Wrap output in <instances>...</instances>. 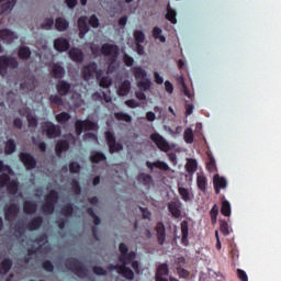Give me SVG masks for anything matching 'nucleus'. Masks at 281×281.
Instances as JSON below:
<instances>
[{
	"label": "nucleus",
	"mask_w": 281,
	"mask_h": 281,
	"mask_svg": "<svg viewBox=\"0 0 281 281\" xmlns=\"http://www.w3.org/2000/svg\"><path fill=\"white\" fill-rule=\"evenodd\" d=\"M65 267L68 269V271L75 273L77 278H87V276H89V270H87V267H85V265H82L78 258H67L65 261Z\"/></svg>",
	"instance_id": "1"
},
{
	"label": "nucleus",
	"mask_w": 281,
	"mask_h": 281,
	"mask_svg": "<svg viewBox=\"0 0 281 281\" xmlns=\"http://www.w3.org/2000/svg\"><path fill=\"white\" fill-rule=\"evenodd\" d=\"M19 60L15 57L2 55L0 56V76H8V69H18Z\"/></svg>",
	"instance_id": "2"
},
{
	"label": "nucleus",
	"mask_w": 281,
	"mask_h": 281,
	"mask_svg": "<svg viewBox=\"0 0 281 281\" xmlns=\"http://www.w3.org/2000/svg\"><path fill=\"white\" fill-rule=\"evenodd\" d=\"M81 74L83 80H93V78L100 80V77L102 76V70L98 69V64L95 61H91L90 64L83 66Z\"/></svg>",
	"instance_id": "3"
},
{
	"label": "nucleus",
	"mask_w": 281,
	"mask_h": 281,
	"mask_svg": "<svg viewBox=\"0 0 281 281\" xmlns=\"http://www.w3.org/2000/svg\"><path fill=\"white\" fill-rule=\"evenodd\" d=\"M105 139L108 142L110 154L120 153V150H124V145L122 143H117L115 139V134L113 132H105Z\"/></svg>",
	"instance_id": "4"
},
{
	"label": "nucleus",
	"mask_w": 281,
	"mask_h": 281,
	"mask_svg": "<svg viewBox=\"0 0 281 281\" xmlns=\"http://www.w3.org/2000/svg\"><path fill=\"white\" fill-rule=\"evenodd\" d=\"M42 127L48 139H56V137H60L63 133V131H60V126L55 125L52 122H45Z\"/></svg>",
	"instance_id": "5"
},
{
	"label": "nucleus",
	"mask_w": 281,
	"mask_h": 281,
	"mask_svg": "<svg viewBox=\"0 0 281 281\" xmlns=\"http://www.w3.org/2000/svg\"><path fill=\"white\" fill-rule=\"evenodd\" d=\"M75 131H76V135L78 136L82 135V131H95V123H93L89 119L85 121L77 120L75 122Z\"/></svg>",
	"instance_id": "6"
},
{
	"label": "nucleus",
	"mask_w": 281,
	"mask_h": 281,
	"mask_svg": "<svg viewBox=\"0 0 281 281\" xmlns=\"http://www.w3.org/2000/svg\"><path fill=\"white\" fill-rule=\"evenodd\" d=\"M119 251L121 254L119 257L120 262H131L137 258V254L135 251L132 250L128 252V246H126L124 243L119 245Z\"/></svg>",
	"instance_id": "7"
},
{
	"label": "nucleus",
	"mask_w": 281,
	"mask_h": 281,
	"mask_svg": "<svg viewBox=\"0 0 281 281\" xmlns=\"http://www.w3.org/2000/svg\"><path fill=\"white\" fill-rule=\"evenodd\" d=\"M150 139L151 142H154V144H156L157 148H159V150H161L162 153L170 151V144L159 133L150 134Z\"/></svg>",
	"instance_id": "8"
},
{
	"label": "nucleus",
	"mask_w": 281,
	"mask_h": 281,
	"mask_svg": "<svg viewBox=\"0 0 281 281\" xmlns=\"http://www.w3.org/2000/svg\"><path fill=\"white\" fill-rule=\"evenodd\" d=\"M20 207L19 204H9L4 207V220L8 223H14L19 218Z\"/></svg>",
	"instance_id": "9"
},
{
	"label": "nucleus",
	"mask_w": 281,
	"mask_h": 281,
	"mask_svg": "<svg viewBox=\"0 0 281 281\" xmlns=\"http://www.w3.org/2000/svg\"><path fill=\"white\" fill-rule=\"evenodd\" d=\"M19 157H20V161L23 164L26 170H34V168H36V164H37L36 158H34L32 154L26 151H21Z\"/></svg>",
	"instance_id": "10"
},
{
	"label": "nucleus",
	"mask_w": 281,
	"mask_h": 281,
	"mask_svg": "<svg viewBox=\"0 0 281 281\" xmlns=\"http://www.w3.org/2000/svg\"><path fill=\"white\" fill-rule=\"evenodd\" d=\"M166 276H170V268L168 267V263H160L157 267L155 280L168 281V278H166Z\"/></svg>",
	"instance_id": "11"
},
{
	"label": "nucleus",
	"mask_w": 281,
	"mask_h": 281,
	"mask_svg": "<svg viewBox=\"0 0 281 281\" xmlns=\"http://www.w3.org/2000/svg\"><path fill=\"white\" fill-rule=\"evenodd\" d=\"M101 54L103 56H111L115 59L117 58V54H120V50L117 48V45L105 43L101 46Z\"/></svg>",
	"instance_id": "12"
},
{
	"label": "nucleus",
	"mask_w": 281,
	"mask_h": 281,
	"mask_svg": "<svg viewBox=\"0 0 281 281\" xmlns=\"http://www.w3.org/2000/svg\"><path fill=\"white\" fill-rule=\"evenodd\" d=\"M213 186H214L215 194H221V190H225V188H227V179L216 173L213 177Z\"/></svg>",
	"instance_id": "13"
},
{
	"label": "nucleus",
	"mask_w": 281,
	"mask_h": 281,
	"mask_svg": "<svg viewBox=\"0 0 281 281\" xmlns=\"http://www.w3.org/2000/svg\"><path fill=\"white\" fill-rule=\"evenodd\" d=\"M122 265L120 267L119 273L123 276L126 280H135V272L131 268H128V265H131V261H121Z\"/></svg>",
	"instance_id": "14"
},
{
	"label": "nucleus",
	"mask_w": 281,
	"mask_h": 281,
	"mask_svg": "<svg viewBox=\"0 0 281 281\" xmlns=\"http://www.w3.org/2000/svg\"><path fill=\"white\" fill-rule=\"evenodd\" d=\"M0 38L1 41H3V43H8V45H10V43H14V41H16L19 36L16 35V33L8 29H4V30H0Z\"/></svg>",
	"instance_id": "15"
},
{
	"label": "nucleus",
	"mask_w": 281,
	"mask_h": 281,
	"mask_svg": "<svg viewBox=\"0 0 281 281\" xmlns=\"http://www.w3.org/2000/svg\"><path fill=\"white\" fill-rule=\"evenodd\" d=\"M70 46L69 40L65 37H58L54 41V48L56 52H67Z\"/></svg>",
	"instance_id": "16"
},
{
	"label": "nucleus",
	"mask_w": 281,
	"mask_h": 281,
	"mask_svg": "<svg viewBox=\"0 0 281 281\" xmlns=\"http://www.w3.org/2000/svg\"><path fill=\"white\" fill-rule=\"evenodd\" d=\"M180 228L182 234L181 243L184 245V247H188V245H190V240H188V236H190V227L188 226V221H182Z\"/></svg>",
	"instance_id": "17"
},
{
	"label": "nucleus",
	"mask_w": 281,
	"mask_h": 281,
	"mask_svg": "<svg viewBox=\"0 0 281 281\" xmlns=\"http://www.w3.org/2000/svg\"><path fill=\"white\" fill-rule=\"evenodd\" d=\"M69 58L74 60V63H83L85 61V53L80 48H70Z\"/></svg>",
	"instance_id": "18"
},
{
	"label": "nucleus",
	"mask_w": 281,
	"mask_h": 281,
	"mask_svg": "<svg viewBox=\"0 0 281 281\" xmlns=\"http://www.w3.org/2000/svg\"><path fill=\"white\" fill-rule=\"evenodd\" d=\"M56 90L59 95L65 97L69 91H71V83L67 82L66 80H59L56 85Z\"/></svg>",
	"instance_id": "19"
},
{
	"label": "nucleus",
	"mask_w": 281,
	"mask_h": 281,
	"mask_svg": "<svg viewBox=\"0 0 281 281\" xmlns=\"http://www.w3.org/2000/svg\"><path fill=\"white\" fill-rule=\"evenodd\" d=\"M168 210L173 218H181V202H169Z\"/></svg>",
	"instance_id": "20"
},
{
	"label": "nucleus",
	"mask_w": 281,
	"mask_h": 281,
	"mask_svg": "<svg viewBox=\"0 0 281 281\" xmlns=\"http://www.w3.org/2000/svg\"><path fill=\"white\" fill-rule=\"evenodd\" d=\"M65 67L60 66V64H53L50 75L56 80H59L60 78H65Z\"/></svg>",
	"instance_id": "21"
},
{
	"label": "nucleus",
	"mask_w": 281,
	"mask_h": 281,
	"mask_svg": "<svg viewBox=\"0 0 281 281\" xmlns=\"http://www.w3.org/2000/svg\"><path fill=\"white\" fill-rule=\"evenodd\" d=\"M78 29L80 38H85V34L89 32V24L87 23V16H80L78 19Z\"/></svg>",
	"instance_id": "22"
},
{
	"label": "nucleus",
	"mask_w": 281,
	"mask_h": 281,
	"mask_svg": "<svg viewBox=\"0 0 281 281\" xmlns=\"http://www.w3.org/2000/svg\"><path fill=\"white\" fill-rule=\"evenodd\" d=\"M42 225H43V217L36 216L26 224V228L29 229V232H36V229H41Z\"/></svg>",
	"instance_id": "23"
},
{
	"label": "nucleus",
	"mask_w": 281,
	"mask_h": 281,
	"mask_svg": "<svg viewBox=\"0 0 281 281\" xmlns=\"http://www.w3.org/2000/svg\"><path fill=\"white\" fill-rule=\"evenodd\" d=\"M0 14H5L12 11V8L16 5V0H0Z\"/></svg>",
	"instance_id": "24"
},
{
	"label": "nucleus",
	"mask_w": 281,
	"mask_h": 281,
	"mask_svg": "<svg viewBox=\"0 0 281 281\" xmlns=\"http://www.w3.org/2000/svg\"><path fill=\"white\" fill-rule=\"evenodd\" d=\"M146 166L149 168V170H154V168H157L158 170H164L165 172H168V170H170V166L161 160H157L155 162L146 161Z\"/></svg>",
	"instance_id": "25"
},
{
	"label": "nucleus",
	"mask_w": 281,
	"mask_h": 281,
	"mask_svg": "<svg viewBox=\"0 0 281 281\" xmlns=\"http://www.w3.org/2000/svg\"><path fill=\"white\" fill-rule=\"evenodd\" d=\"M156 234L158 238V244L164 245V243H166V226L164 225V223L159 222L156 225Z\"/></svg>",
	"instance_id": "26"
},
{
	"label": "nucleus",
	"mask_w": 281,
	"mask_h": 281,
	"mask_svg": "<svg viewBox=\"0 0 281 281\" xmlns=\"http://www.w3.org/2000/svg\"><path fill=\"white\" fill-rule=\"evenodd\" d=\"M37 209H38V205L34 201L26 200L23 203L24 214H36Z\"/></svg>",
	"instance_id": "27"
},
{
	"label": "nucleus",
	"mask_w": 281,
	"mask_h": 281,
	"mask_svg": "<svg viewBox=\"0 0 281 281\" xmlns=\"http://www.w3.org/2000/svg\"><path fill=\"white\" fill-rule=\"evenodd\" d=\"M18 57L20 60H30L32 57V50L27 46H20L18 49Z\"/></svg>",
	"instance_id": "28"
},
{
	"label": "nucleus",
	"mask_w": 281,
	"mask_h": 281,
	"mask_svg": "<svg viewBox=\"0 0 281 281\" xmlns=\"http://www.w3.org/2000/svg\"><path fill=\"white\" fill-rule=\"evenodd\" d=\"M57 157H61L63 153L69 150V142L68 140H58L55 147Z\"/></svg>",
	"instance_id": "29"
},
{
	"label": "nucleus",
	"mask_w": 281,
	"mask_h": 281,
	"mask_svg": "<svg viewBox=\"0 0 281 281\" xmlns=\"http://www.w3.org/2000/svg\"><path fill=\"white\" fill-rule=\"evenodd\" d=\"M10 269H12V259L5 258L0 263V273L1 276H5L10 272Z\"/></svg>",
	"instance_id": "30"
},
{
	"label": "nucleus",
	"mask_w": 281,
	"mask_h": 281,
	"mask_svg": "<svg viewBox=\"0 0 281 281\" xmlns=\"http://www.w3.org/2000/svg\"><path fill=\"white\" fill-rule=\"evenodd\" d=\"M58 191L56 190H50L44 198V201L46 203H52L53 205H56V203H58Z\"/></svg>",
	"instance_id": "31"
},
{
	"label": "nucleus",
	"mask_w": 281,
	"mask_h": 281,
	"mask_svg": "<svg viewBox=\"0 0 281 281\" xmlns=\"http://www.w3.org/2000/svg\"><path fill=\"white\" fill-rule=\"evenodd\" d=\"M165 18L167 21H170L172 25H177V11L170 8V3L167 4V13Z\"/></svg>",
	"instance_id": "32"
},
{
	"label": "nucleus",
	"mask_w": 281,
	"mask_h": 281,
	"mask_svg": "<svg viewBox=\"0 0 281 281\" xmlns=\"http://www.w3.org/2000/svg\"><path fill=\"white\" fill-rule=\"evenodd\" d=\"M55 27L58 32H65L69 27V22L65 18H57L55 21Z\"/></svg>",
	"instance_id": "33"
},
{
	"label": "nucleus",
	"mask_w": 281,
	"mask_h": 281,
	"mask_svg": "<svg viewBox=\"0 0 281 281\" xmlns=\"http://www.w3.org/2000/svg\"><path fill=\"white\" fill-rule=\"evenodd\" d=\"M13 153H16V143L14 142V139L10 138L4 145V154L13 155Z\"/></svg>",
	"instance_id": "34"
},
{
	"label": "nucleus",
	"mask_w": 281,
	"mask_h": 281,
	"mask_svg": "<svg viewBox=\"0 0 281 281\" xmlns=\"http://www.w3.org/2000/svg\"><path fill=\"white\" fill-rule=\"evenodd\" d=\"M20 89L22 91H34L36 89V79L34 77L31 79V81H24L20 85Z\"/></svg>",
	"instance_id": "35"
},
{
	"label": "nucleus",
	"mask_w": 281,
	"mask_h": 281,
	"mask_svg": "<svg viewBox=\"0 0 281 281\" xmlns=\"http://www.w3.org/2000/svg\"><path fill=\"white\" fill-rule=\"evenodd\" d=\"M133 74H134V77L136 78V80H144V78H147V76H148V72H146V70L144 68H142L140 66L134 67Z\"/></svg>",
	"instance_id": "36"
},
{
	"label": "nucleus",
	"mask_w": 281,
	"mask_h": 281,
	"mask_svg": "<svg viewBox=\"0 0 281 281\" xmlns=\"http://www.w3.org/2000/svg\"><path fill=\"white\" fill-rule=\"evenodd\" d=\"M131 93V81L128 79L124 80L119 88V95L124 97Z\"/></svg>",
	"instance_id": "37"
},
{
	"label": "nucleus",
	"mask_w": 281,
	"mask_h": 281,
	"mask_svg": "<svg viewBox=\"0 0 281 281\" xmlns=\"http://www.w3.org/2000/svg\"><path fill=\"white\" fill-rule=\"evenodd\" d=\"M196 183L201 192H207V178H205V176L198 175Z\"/></svg>",
	"instance_id": "38"
},
{
	"label": "nucleus",
	"mask_w": 281,
	"mask_h": 281,
	"mask_svg": "<svg viewBox=\"0 0 281 281\" xmlns=\"http://www.w3.org/2000/svg\"><path fill=\"white\" fill-rule=\"evenodd\" d=\"M91 164H100V161H106V155L102 151H97L90 156Z\"/></svg>",
	"instance_id": "39"
},
{
	"label": "nucleus",
	"mask_w": 281,
	"mask_h": 281,
	"mask_svg": "<svg viewBox=\"0 0 281 281\" xmlns=\"http://www.w3.org/2000/svg\"><path fill=\"white\" fill-rule=\"evenodd\" d=\"M41 209H42L43 214L52 215V214H54V211L56 210V204H53L50 202H44L42 204Z\"/></svg>",
	"instance_id": "40"
},
{
	"label": "nucleus",
	"mask_w": 281,
	"mask_h": 281,
	"mask_svg": "<svg viewBox=\"0 0 281 281\" xmlns=\"http://www.w3.org/2000/svg\"><path fill=\"white\" fill-rule=\"evenodd\" d=\"M221 214L223 216H232V204H229V201L224 200L222 202Z\"/></svg>",
	"instance_id": "41"
},
{
	"label": "nucleus",
	"mask_w": 281,
	"mask_h": 281,
	"mask_svg": "<svg viewBox=\"0 0 281 281\" xmlns=\"http://www.w3.org/2000/svg\"><path fill=\"white\" fill-rule=\"evenodd\" d=\"M115 119L119 121V122H127V123H131L133 122V117L128 114V113H124V112H116L114 114Z\"/></svg>",
	"instance_id": "42"
},
{
	"label": "nucleus",
	"mask_w": 281,
	"mask_h": 281,
	"mask_svg": "<svg viewBox=\"0 0 281 281\" xmlns=\"http://www.w3.org/2000/svg\"><path fill=\"white\" fill-rule=\"evenodd\" d=\"M162 32L164 31L159 29V26H155L153 29V36L156 41H160V43H166V36L161 35Z\"/></svg>",
	"instance_id": "43"
},
{
	"label": "nucleus",
	"mask_w": 281,
	"mask_h": 281,
	"mask_svg": "<svg viewBox=\"0 0 281 281\" xmlns=\"http://www.w3.org/2000/svg\"><path fill=\"white\" fill-rule=\"evenodd\" d=\"M138 181L144 186H150L153 183V176L148 173H140L138 176Z\"/></svg>",
	"instance_id": "44"
},
{
	"label": "nucleus",
	"mask_w": 281,
	"mask_h": 281,
	"mask_svg": "<svg viewBox=\"0 0 281 281\" xmlns=\"http://www.w3.org/2000/svg\"><path fill=\"white\" fill-rule=\"evenodd\" d=\"M178 192H179L182 201H184L186 203H188V201H191L192 198L190 196V190H188L183 187H179Z\"/></svg>",
	"instance_id": "45"
},
{
	"label": "nucleus",
	"mask_w": 281,
	"mask_h": 281,
	"mask_svg": "<svg viewBox=\"0 0 281 281\" xmlns=\"http://www.w3.org/2000/svg\"><path fill=\"white\" fill-rule=\"evenodd\" d=\"M70 120H71V114H69L68 112H61L56 115V121L59 124H65L66 122H69Z\"/></svg>",
	"instance_id": "46"
},
{
	"label": "nucleus",
	"mask_w": 281,
	"mask_h": 281,
	"mask_svg": "<svg viewBox=\"0 0 281 281\" xmlns=\"http://www.w3.org/2000/svg\"><path fill=\"white\" fill-rule=\"evenodd\" d=\"M61 216H71L74 214V204L67 203L60 210Z\"/></svg>",
	"instance_id": "47"
},
{
	"label": "nucleus",
	"mask_w": 281,
	"mask_h": 281,
	"mask_svg": "<svg viewBox=\"0 0 281 281\" xmlns=\"http://www.w3.org/2000/svg\"><path fill=\"white\" fill-rule=\"evenodd\" d=\"M26 120L29 122V127L30 128H36V126H38V120H36V116H32V114H30V110H26Z\"/></svg>",
	"instance_id": "48"
},
{
	"label": "nucleus",
	"mask_w": 281,
	"mask_h": 281,
	"mask_svg": "<svg viewBox=\"0 0 281 281\" xmlns=\"http://www.w3.org/2000/svg\"><path fill=\"white\" fill-rule=\"evenodd\" d=\"M196 161L194 159H190L186 165V170L189 175H194L196 172Z\"/></svg>",
	"instance_id": "49"
},
{
	"label": "nucleus",
	"mask_w": 281,
	"mask_h": 281,
	"mask_svg": "<svg viewBox=\"0 0 281 281\" xmlns=\"http://www.w3.org/2000/svg\"><path fill=\"white\" fill-rule=\"evenodd\" d=\"M49 102L50 104H56V106H63L65 104L60 94H52L49 97Z\"/></svg>",
	"instance_id": "50"
},
{
	"label": "nucleus",
	"mask_w": 281,
	"mask_h": 281,
	"mask_svg": "<svg viewBox=\"0 0 281 281\" xmlns=\"http://www.w3.org/2000/svg\"><path fill=\"white\" fill-rule=\"evenodd\" d=\"M183 137L187 144H192L194 142V132L192 131V128L188 127L184 131Z\"/></svg>",
	"instance_id": "51"
},
{
	"label": "nucleus",
	"mask_w": 281,
	"mask_h": 281,
	"mask_svg": "<svg viewBox=\"0 0 281 281\" xmlns=\"http://www.w3.org/2000/svg\"><path fill=\"white\" fill-rule=\"evenodd\" d=\"M87 214L89 216H91V218H93V223L94 225H100L102 223V220H100V217L98 216V214H95V211H93V207H88L86 210Z\"/></svg>",
	"instance_id": "52"
},
{
	"label": "nucleus",
	"mask_w": 281,
	"mask_h": 281,
	"mask_svg": "<svg viewBox=\"0 0 281 281\" xmlns=\"http://www.w3.org/2000/svg\"><path fill=\"white\" fill-rule=\"evenodd\" d=\"M206 168L209 172H216V160L214 156L209 154V161L206 162Z\"/></svg>",
	"instance_id": "53"
},
{
	"label": "nucleus",
	"mask_w": 281,
	"mask_h": 281,
	"mask_svg": "<svg viewBox=\"0 0 281 281\" xmlns=\"http://www.w3.org/2000/svg\"><path fill=\"white\" fill-rule=\"evenodd\" d=\"M7 190L9 194H16V192H19V183H16L14 180L9 181L7 184Z\"/></svg>",
	"instance_id": "54"
},
{
	"label": "nucleus",
	"mask_w": 281,
	"mask_h": 281,
	"mask_svg": "<svg viewBox=\"0 0 281 281\" xmlns=\"http://www.w3.org/2000/svg\"><path fill=\"white\" fill-rule=\"evenodd\" d=\"M153 82L149 81V79H145L143 81H138L137 82V87L142 90V91H148V89H150Z\"/></svg>",
	"instance_id": "55"
},
{
	"label": "nucleus",
	"mask_w": 281,
	"mask_h": 281,
	"mask_svg": "<svg viewBox=\"0 0 281 281\" xmlns=\"http://www.w3.org/2000/svg\"><path fill=\"white\" fill-rule=\"evenodd\" d=\"M134 38H135V43H144V41H146V35L144 34V31H135L134 32Z\"/></svg>",
	"instance_id": "56"
},
{
	"label": "nucleus",
	"mask_w": 281,
	"mask_h": 281,
	"mask_svg": "<svg viewBox=\"0 0 281 281\" xmlns=\"http://www.w3.org/2000/svg\"><path fill=\"white\" fill-rule=\"evenodd\" d=\"M123 63L126 67H133V65H135V59L131 55L125 53L123 55Z\"/></svg>",
	"instance_id": "57"
},
{
	"label": "nucleus",
	"mask_w": 281,
	"mask_h": 281,
	"mask_svg": "<svg viewBox=\"0 0 281 281\" xmlns=\"http://www.w3.org/2000/svg\"><path fill=\"white\" fill-rule=\"evenodd\" d=\"M98 80L100 87H102L103 89H109V87H111V79L109 77H100Z\"/></svg>",
	"instance_id": "58"
},
{
	"label": "nucleus",
	"mask_w": 281,
	"mask_h": 281,
	"mask_svg": "<svg viewBox=\"0 0 281 281\" xmlns=\"http://www.w3.org/2000/svg\"><path fill=\"white\" fill-rule=\"evenodd\" d=\"M220 231L224 236H229V224L226 221H222L220 224Z\"/></svg>",
	"instance_id": "59"
},
{
	"label": "nucleus",
	"mask_w": 281,
	"mask_h": 281,
	"mask_svg": "<svg viewBox=\"0 0 281 281\" xmlns=\"http://www.w3.org/2000/svg\"><path fill=\"white\" fill-rule=\"evenodd\" d=\"M82 167L80 166V164L72 161L69 164V170L72 175H78V172H80V169Z\"/></svg>",
	"instance_id": "60"
},
{
	"label": "nucleus",
	"mask_w": 281,
	"mask_h": 281,
	"mask_svg": "<svg viewBox=\"0 0 281 281\" xmlns=\"http://www.w3.org/2000/svg\"><path fill=\"white\" fill-rule=\"evenodd\" d=\"M42 267L44 271H47L48 273H54V263L50 260H45L42 263Z\"/></svg>",
	"instance_id": "61"
},
{
	"label": "nucleus",
	"mask_w": 281,
	"mask_h": 281,
	"mask_svg": "<svg viewBox=\"0 0 281 281\" xmlns=\"http://www.w3.org/2000/svg\"><path fill=\"white\" fill-rule=\"evenodd\" d=\"M9 181H10V176L8 173L0 175V188H5Z\"/></svg>",
	"instance_id": "62"
},
{
	"label": "nucleus",
	"mask_w": 281,
	"mask_h": 281,
	"mask_svg": "<svg viewBox=\"0 0 281 281\" xmlns=\"http://www.w3.org/2000/svg\"><path fill=\"white\" fill-rule=\"evenodd\" d=\"M35 243L43 247V245H47V234H42L35 238Z\"/></svg>",
	"instance_id": "63"
},
{
	"label": "nucleus",
	"mask_w": 281,
	"mask_h": 281,
	"mask_svg": "<svg viewBox=\"0 0 281 281\" xmlns=\"http://www.w3.org/2000/svg\"><path fill=\"white\" fill-rule=\"evenodd\" d=\"M92 271L93 273H95V276H106L109 273L104 268L100 266H94L92 268Z\"/></svg>",
	"instance_id": "64"
}]
</instances>
